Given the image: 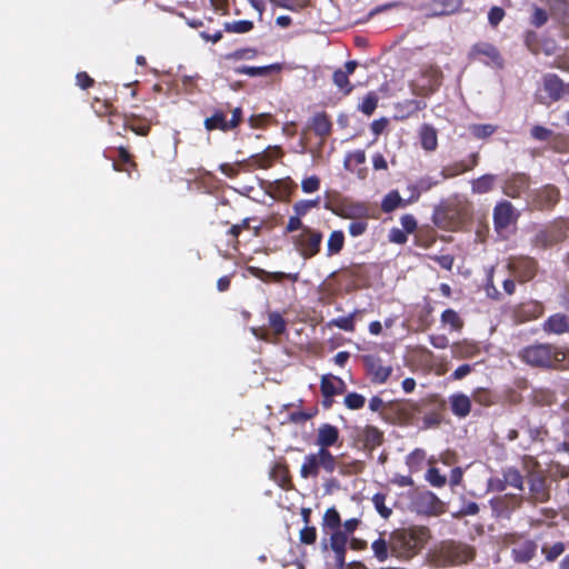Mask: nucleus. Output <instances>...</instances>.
Here are the masks:
<instances>
[{
    "label": "nucleus",
    "mask_w": 569,
    "mask_h": 569,
    "mask_svg": "<svg viewBox=\"0 0 569 569\" xmlns=\"http://www.w3.org/2000/svg\"><path fill=\"white\" fill-rule=\"evenodd\" d=\"M450 405L452 412L460 418L467 417L471 409L470 398L462 393L452 395L450 397Z\"/></svg>",
    "instance_id": "4be33fe9"
},
{
    "label": "nucleus",
    "mask_w": 569,
    "mask_h": 569,
    "mask_svg": "<svg viewBox=\"0 0 569 569\" xmlns=\"http://www.w3.org/2000/svg\"><path fill=\"white\" fill-rule=\"evenodd\" d=\"M276 68L274 66L269 67H242L236 69V72L238 73H244L250 77H258V76H264L268 73L269 70Z\"/></svg>",
    "instance_id": "79ce46f5"
},
{
    "label": "nucleus",
    "mask_w": 569,
    "mask_h": 569,
    "mask_svg": "<svg viewBox=\"0 0 569 569\" xmlns=\"http://www.w3.org/2000/svg\"><path fill=\"white\" fill-rule=\"evenodd\" d=\"M401 226L407 233H411L415 231L417 222L412 216L406 214L401 218Z\"/></svg>",
    "instance_id": "680f3d73"
},
{
    "label": "nucleus",
    "mask_w": 569,
    "mask_h": 569,
    "mask_svg": "<svg viewBox=\"0 0 569 569\" xmlns=\"http://www.w3.org/2000/svg\"><path fill=\"white\" fill-rule=\"evenodd\" d=\"M321 241L322 234L319 231L303 228L301 233L296 238L295 243L300 254L305 259H308L319 252Z\"/></svg>",
    "instance_id": "6e6552de"
},
{
    "label": "nucleus",
    "mask_w": 569,
    "mask_h": 569,
    "mask_svg": "<svg viewBox=\"0 0 569 569\" xmlns=\"http://www.w3.org/2000/svg\"><path fill=\"white\" fill-rule=\"evenodd\" d=\"M366 362L376 382L382 383L389 378L391 367L382 365L379 359L371 356L366 357Z\"/></svg>",
    "instance_id": "a211bd4d"
},
{
    "label": "nucleus",
    "mask_w": 569,
    "mask_h": 569,
    "mask_svg": "<svg viewBox=\"0 0 569 569\" xmlns=\"http://www.w3.org/2000/svg\"><path fill=\"white\" fill-rule=\"evenodd\" d=\"M568 327L567 318L562 315L551 316L545 325L546 330L555 333H562L568 330Z\"/></svg>",
    "instance_id": "393cba45"
},
{
    "label": "nucleus",
    "mask_w": 569,
    "mask_h": 569,
    "mask_svg": "<svg viewBox=\"0 0 569 569\" xmlns=\"http://www.w3.org/2000/svg\"><path fill=\"white\" fill-rule=\"evenodd\" d=\"M317 533L313 527H305L300 530V540L303 543L310 545L316 541Z\"/></svg>",
    "instance_id": "603ef678"
},
{
    "label": "nucleus",
    "mask_w": 569,
    "mask_h": 569,
    "mask_svg": "<svg viewBox=\"0 0 569 569\" xmlns=\"http://www.w3.org/2000/svg\"><path fill=\"white\" fill-rule=\"evenodd\" d=\"M345 405L352 410L360 409L365 405V397L356 392L349 393L345 398Z\"/></svg>",
    "instance_id": "49530a36"
},
{
    "label": "nucleus",
    "mask_w": 569,
    "mask_h": 569,
    "mask_svg": "<svg viewBox=\"0 0 569 569\" xmlns=\"http://www.w3.org/2000/svg\"><path fill=\"white\" fill-rule=\"evenodd\" d=\"M475 51L485 56H488L492 59H496L498 57V52L495 47L490 44H478L475 47Z\"/></svg>",
    "instance_id": "13d9d810"
},
{
    "label": "nucleus",
    "mask_w": 569,
    "mask_h": 569,
    "mask_svg": "<svg viewBox=\"0 0 569 569\" xmlns=\"http://www.w3.org/2000/svg\"><path fill=\"white\" fill-rule=\"evenodd\" d=\"M427 480L433 486V487H443L447 482V479L445 476H442L437 468H430L427 472Z\"/></svg>",
    "instance_id": "37998d69"
},
{
    "label": "nucleus",
    "mask_w": 569,
    "mask_h": 569,
    "mask_svg": "<svg viewBox=\"0 0 569 569\" xmlns=\"http://www.w3.org/2000/svg\"><path fill=\"white\" fill-rule=\"evenodd\" d=\"M567 97L569 98V83H563L556 74L543 77L542 89L538 96L541 103L550 104Z\"/></svg>",
    "instance_id": "20e7f679"
},
{
    "label": "nucleus",
    "mask_w": 569,
    "mask_h": 569,
    "mask_svg": "<svg viewBox=\"0 0 569 569\" xmlns=\"http://www.w3.org/2000/svg\"><path fill=\"white\" fill-rule=\"evenodd\" d=\"M388 124V120L385 119V118H381V119H378V120H375L372 123H371V130L372 132L376 134V136H379L387 127Z\"/></svg>",
    "instance_id": "0e129e2a"
},
{
    "label": "nucleus",
    "mask_w": 569,
    "mask_h": 569,
    "mask_svg": "<svg viewBox=\"0 0 569 569\" xmlns=\"http://www.w3.org/2000/svg\"><path fill=\"white\" fill-rule=\"evenodd\" d=\"M430 342L437 349H446L449 346V339L445 335L431 336Z\"/></svg>",
    "instance_id": "052dcab7"
},
{
    "label": "nucleus",
    "mask_w": 569,
    "mask_h": 569,
    "mask_svg": "<svg viewBox=\"0 0 569 569\" xmlns=\"http://www.w3.org/2000/svg\"><path fill=\"white\" fill-rule=\"evenodd\" d=\"M253 23L249 20H239L224 23V30L230 33H247L252 30Z\"/></svg>",
    "instance_id": "2f4dec72"
},
{
    "label": "nucleus",
    "mask_w": 569,
    "mask_h": 569,
    "mask_svg": "<svg viewBox=\"0 0 569 569\" xmlns=\"http://www.w3.org/2000/svg\"><path fill=\"white\" fill-rule=\"evenodd\" d=\"M495 183V176L485 174L472 181V191L476 193H486L490 191Z\"/></svg>",
    "instance_id": "c756f323"
},
{
    "label": "nucleus",
    "mask_w": 569,
    "mask_h": 569,
    "mask_svg": "<svg viewBox=\"0 0 569 569\" xmlns=\"http://www.w3.org/2000/svg\"><path fill=\"white\" fill-rule=\"evenodd\" d=\"M528 499L533 503L543 502L549 499L547 482L543 478L538 476H532L530 478Z\"/></svg>",
    "instance_id": "2eb2a0df"
},
{
    "label": "nucleus",
    "mask_w": 569,
    "mask_h": 569,
    "mask_svg": "<svg viewBox=\"0 0 569 569\" xmlns=\"http://www.w3.org/2000/svg\"><path fill=\"white\" fill-rule=\"evenodd\" d=\"M551 133H552L551 130H549L545 127H541V126H535L531 129L532 138L536 140H540V141L548 140L550 138Z\"/></svg>",
    "instance_id": "5fc2aeb1"
},
{
    "label": "nucleus",
    "mask_w": 569,
    "mask_h": 569,
    "mask_svg": "<svg viewBox=\"0 0 569 569\" xmlns=\"http://www.w3.org/2000/svg\"><path fill=\"white\" fill-rule=\"evenodd\" d=\"M471 371V367L469 365H461L458 367L453 372V378L456 380H460L465 378L467 375H469Z\"/></svg>",
    "instance_id": "338daca9"
},
{
    "label": "nucleus",
    "mask_w": 569,
    "mask_h": 569,
    "mask_svg": "<svg viewBox=\"0 0 569 569\" xmlns=\"http://www.w3.org/2000/svg\"><path fill=\"white\" fill-rule=\"evenodd\" d=\"M389 239L395 243H405L407 241V232L400 229H392L390 231Z\"/></svg>",
    "instance_id": "e2e57ef3"
},
{
    "label": "nucleus",
    "mask_w": 569,
    "mask_h": 569,
    "mask_svg": "<svg viewBox=\"0 0 569 569\" xmlns=\"http://www.w3.org/2000/svg\"><path fill=\"white\" fill-rule=\"evenodd\" d=\"M565 352L550 345L530 346L522 350L521 358L533 367H553L565 360Z\"/></svg>",
    "instance_id": "f03ea898"
},
{
    "label": "nucleus",
    "mask_w": 569,
    "mask_h": 569,
    "mask_svg": "<svg viewBox=\"0 0 569 569\" xmlns=\"http://www.w3.org/2000/svg\"><path fill=\"white\" fill-rule=\"evenodd\" d=\"M405 201L397 191L389 192L382 200L381 209L385 212H391L398 207L405 206Z\"/></svg>",
    "instance_id": "bb28decb"
},
{
    "label": "nucleus",
    "mask_w": 569,
    "mask_h": 569,
    "mask_svg": "<svg viewBox=\"0 0 569 569\" xmlns=\"http://www.w3.org/2000/svg\"><path fill=\"white\" fill-rule=\"evenodd\" d=\"M373 168L376 170H386L388 168L387 161L382 154H376L373 157Z\"/></svg>",
    "instance_id": "774afa93"
},
{
    "label": "nucleus",
    "mask_w": 569,
    "mask_h": 569,
    "mask_svg": "<svg viewBox=\"0 0 569 569\" xmlns=\"http://www.w3.org/2000/svg\"><path fill=\"white\" fill-rule=\"evenodd\" d=\"M337 467V459L328 449H319L316 453H310L305 457L303 463L300 468V476L303 479L317 477L319 469L323 468L327 472L331 473Z\"/></svg>",
    "instance_id": "7ed1b4c3"
},
{
    "label": "nucleus",
    "mask_w": 569,
    "mask_h": 569,
    "mask_svg": "<svg viewBox=\"0 0 569 569\" xmlns=\"http://www.w3.org/2000/svg\"><path fill=\"white\" fill-rule=\"evenodd\" d=\"M378 99L376 94L369 93L362 101L360 106V110L367 114L370 116L375 109L377 108Z\"/></svg>",
    "instance_id": "de8ad7c7"
},
{
    "label": "nucleus",
    "mask_w": 569,
    "mask_h": 569,
    "mask_svg": "<svg viewBox=\"0 0 569 569\" xmlns=\"http://www.w3.org/2000/svg\"><path fill=\"white\" fill-rule=\"evenodd\" d=\"M345 243V236L342 231H333L330 233L327 241V254L333 256L341 251Z\"/></svg>",
    "instance_id": "a878e982"
},
{
    "label": "nucleus",
    "mask_w": 569,
    "mask_h": 569,
    "mask_svg": "<svg viewBox=\"0 0 569 569\" xmlns=\"http://www.w3.org/2000/svg\"><path fill=\"white\" fill-rule=\"evenodd\" d=\"M371 549L373 551L375 557L379 561H386L388 559L389 552L391 553L390 536L388 537V539L380 537L379 539L375 540L371 545Z\"/></svg>",
    "instance_id": "b1692460"
},
{
    "label": "nucleus",
    "mask_w": 569,
    "mask_h": 569,
    "mask_svg": "<svg viewBox=\"0 0 569 569\" xmlns=\"http://www.w3.org/2000/svg\"><path fill=\"white\" fill-rule=\"evenodd\" d=\"M438 181H432L430 178H422L418 181L417 186L410 187L409 189L412 191L408 201H415L419 198L421 191L429 190L432 186H436Z\"/></svg>",
    "instance_id": "c9c22d12"
},
{
    "label": "nucleus",
    "mask_w": 569,
    "mask_h": 569,
    "mask_svg": "<svg viewBox=\"0 0 569 569\" xmlns=\"http://www.w3.org/2000/svg\"><path fill=\"white\" fill-rule=\"evenodd\" d=\"M339 214L346 219H363L369 216V208L365 203H345Z\"/></svg>",
    "instance_id": "412c9836"
},
{
    "label": "nucleus",
    "mask_w": 569,
    "mask_h": 569,
    "mask_svg": "<svg viewBox=\"0 0 569 569\" xmlns=\"http://www.w3.org/2000/svg\"><path fill=\"white\" fill-rule=\"evenodd\" d=\"M509 548L515 561L528 562L535 557L538 545L529 539L516 538L509 543Z\"/></svg>",
    "instance_id": "1a4fd4ad"
},
{
    "label": "nucleus",
    "mask_w": 569,
    "mask_h": 569,
    "mask_svg": "<svg viewBox=\"0 0 569 569\" xmlns=\"http://www.w3.org/2000/svg\"><path fill=\"white\" fill-rule=\"evenodd\" d=\"M76 82L78 87L84 90L94 84V80L86 71H80L77 73Z\"/></svg>",
    "instance_id": "3c124183"
},
{
    "label": "nucleus",
    "mask_w": 569,
    "mask_h": 569,
    "mask_svg": "<svg viewBox=\"0 0 569 569\" xmlns=\"http://www.w3.org/2000/svg\"><path fill=\"white\" fill-rule=\"evenodd\" d=\"M337 382L342 385V381L340 379L336 378V377H328V376L322 377V379H321V391H322V395L326 398L329 399L333 395L338 393V390H337V387H336Z\"/></svg>",
    "instance_id": "473e14b6"
},
{
    "label": "nucleus",
    "mask_w": 569,
    "mask_h": 569,
    "mask_svg": "<svg viewBox=\"0 0 569 569\" xmlns=\"http://www.w3.org/2000/svg\"><path fill=\"white\" fill-rule=\"evenodd\" d=\"M317 206V201H300L295 204L293 209L298 216H303L309 209Z\"/></svg>",
    "instance_id": "bf43d9fd"
},
{
    "label": "nucleus",
    "mask_w": 569,
    "mask_h": 569,
    "mask_svg": "<svg viewBox=\"0 0 569 569\" xmlns=\"http://www.w3.org/2000/svg\"><path fill=\"white\" fill-rule=\"evenodd\" d=\"M523 481L522 477L516 469H507L503 472V480H497V489L498 490H505L508 486L522 491L523 489Z\"/></svg>",
    "instance_id": "aec40b11"
},
{
    "label": "nucleus",
    "mask_w": 569,
    "mask_h": 569,
    "mask_svg": "<svg viewBox=\"0 0 569 569\" xmlns=\"http://www.w3.org/2000/svg\"><path fill=\"white\" fill-rule=\"evenodd\" d=\"M269 323L276 335H281L286 330V322L283 318L277 312L269 315Z\"/></svg>",
    "instance_id": "a18cd8bd"
},
{
    "label": "nucleus",
    "mask_w": 569,
    "mask_h": 569,
    "mask_svg": "<svg viewBox=\"0 0 569 569\" xmlns=\"http://www.w3.org/2000/svg\"><path fill=\"white\" fill-rule=\"evenodd\" d=\"M529 187V179L523 173L511 176L503 186V192L511 198L520 197Z\"/></svg>",
    "instance_id": "ddd939ff"
},
{
    "label": "nucleus",
    "mask_w": 569,
    "mask_h": 569,
    "mask_svg": "<svg viewBox=\"0 0 569 569\" xmlns=\"http://www.w3.org/2000/svg\"><path fill=\"white\" fill-rule=\"evenodd\" d=\"M441 322L443 325H449L451 327V329L456 330V331H460L462 329V327H463L462 319L452 309H447V310H445L442 312V315H441Z\"/></svg>",
    "instance_id": "cd10ccee"
},
{
    "label": "nucleus",
    "mask_w": 569,
    "mask_h": 569,
    "mask_svg": "<svg viewBox=\"0 0 569 569\" xmlns=\"http://www.w3.org/2000/svg\"><path fill=\"white\" fill-rule=\"evenodd\" d=\"M301 228H302V222L300 220V216L297 214L296 217H290L286 230L288 232H292V231H296Z\"/></svg>",
    "instance_id": "69168bd1"
},
{
    "label": "nucleus",
    "mask_w": 569,
    "mask_h": 569,
    "mask_svg": "<svg viewBox=\"0 0 569 569\" xmlns=\"http://www.w3.org/2000/svg\"><path fill=\"white\" fill-rule=\"evenodd\" d=\"M204 126L208 130L221 129L226 131L229 129V123L222 113H216L212 117L207 118Z\"/></svg>",
    "instance_id": "f704fd0d"
},
{
    "label": "nucleus",
    "mask_w": 569,
    "mask_h": 569,
    "mask_svg": "<svg viewBox=\"0 0 569 569\" xmlns=\"http://www.w3.org/2000/svg\"><path fill=\"white\" fill-rule=\"evenodd\" d=\"M505 11L500 7H492L489 11L488 19L491 26L496 27L503 19Z\"/></svg>",
    "instance_id": "864d4df0"
},
{
    "label": "nucleus",
    "mask_w": 569,
    "mask_h": 569,
    "mask_svg": "<svg viewBox=\"0 0 569 569\" xmlns=\"http://www.w3.org/2000/svg\"><path fill=\"white\" fill-rule=\"evenodd\" d=\"M451 353L453 358L465 359L476 356L479 351L478 347L469 341H459L451 345Z\"/></svg>",
    "instance_id": "5701e85b"
},
{
    "label": "nucleus",
    "mask_w": 569,
    "mask_h": 569,
    "mask_svg": "<svg viewBox=\"0 0 569 569\" xmlns=\"http://www.w3.org/2000/svg\"><path fill=\"white\" fill-rule=\"evenodd\" d=\"M419 138L421 147L426 151H435L438 147L437 130L430 124L421 126L419 130Z\"/></svg>",
    "instance_id": "6ab92c4d"
},
{
    "label": "nucleus",
    "mask_w": 569,
    "mask_h": 569,
    "mask_svg": "<svg viewBox=\"0 0 569 569\" xmlns=\"http://www.w3.org/2000/svg\"><path fill=\"white\" fill-rule=\"evenodd\" d=\"M440 81L441 71L432 66L426 67L421 71V76L411 82V91L416 96H428L436 91L440 86Z\"/></svg>",
    "instance_id": "423d86ee"
},
{
    "label": "nucleus",
    "mask_w": 569,
    "mask_h": 569,
    "mask_svg": "<svg viewBox=\"0 0 569 569\" xmlns=\"http://www.w3.org/2000/svg\"><path fill=\"white\" fill-rule=\"evenodd\" d=\"M363 440L367 446L376 447L381 443L382 433L376 427L368 426L363 430Z\"/></svg>",
    "instance_id": "72a5a7b5"
},
{
    "label": "nucleus",
    "mask_w": 569,
    "mask_h": 569,
    "mask_svg": "<svg viewBox=\"0 0 569 569\" xmlns=\"http://www.w3.org/2000/svg\"><path fill=\"white\" fill-rule=\"evenodd\" d=\"M470 169H471V167L467 166L466 163L457 162L455 164L445 167L441 171V176L443 179L452 178V177L461 174Z\"/></svg>",
    "instance_id": "4c0bfd02"
},
{
    "label": "nucleus",
    "mask_w": 569,
    "mask_h": 569,
    "mask_svg": "<svg viewBox=\"0 0 569 569\" xmlns=\"http://www.w3.org/2000/svg\"><path fill=\"white\" fill-rule=\"evenodd\" d=\"M116 152L117 156H108L112 160V167L116 171H126L129 174L132 170L137 171L138 166L127 149L120 147Z\"/></svg>",
    "instance_id": "4468645a"
},
{
    "label": "nucleus",
    "mask_w": 569,
    "mask_h": 569,
    "mask_svg": "<svg viewBox=\"0 0 569 569\" xmlns=\"http://www.w3.org/2000/svg\"><path fill=\"white\" fill-rule=\"evenodd\" d=\"M319 187H320V180L316 176L306 178L305 180H302V183H301V188H302L303 192H306V193L315 192L319 189Z\"/></svg>",
    "instance_id": "8fccbe9b"
},
{
    "label": "nucleus",
    "mask_w": 569,
    "mask_h": 569,
    "mask_svg": "<svg viewBox=\"0 0 569 569\" xmlns=\"http://www.w3.org/2000/svg\"><path fill=\"white\" fill-rule=\"evenodd\" d=\"M471 133L477 138H487L495 132V127L491 124H473L470 127Z\"/></svg>",
    "instance_id": "c03bdc74"
},
{
    "label": "nucleus",
    "mask_w": 569,
    "mask_h": 569,
    "mask_svg": "<svg viewBox=\"0 0 569 569\" xmlns=\"http://www.w3.org/2000/svg\"><path fill=\"white\" fill-rule=\"evenodd\" d=\"M507 268L520 281H528L535 276L536 262L530 258H515L509 261Z\"/></svg>",
    "instance_id": "9d476101"
},
{
    "label": "nucleus",
    "mask_w": 569,
    "mask_h": 569,
    "mask_svg": "<svg viewBox=\"0 0 569 569\" xmlns=\"http://www.w3.org/2000/svg\"><path fill=\"white\" fill-rule=\"evenodd\" d=\"M348 536L341 530L331 533L330 548L335 552L336 565L339 569L345 566V556L347 550Z\"/></svg>",
    "instance_id": "f8f14e48"
},
{
    "label": "nucleus",
    "mask_w": 569,
    "mask_h": 569,
    "mask_svg": "<svg viewBox=\"0 0 569 569\" xmlns=\"http://www.w3.org/2000/svg\"><path fill=\"white\" fill-rule=\"evenodd\" d=\"M333 82L340 90H343L345 93H349L352 90V87L348 79V74L347 72H343V70L335 71Z\"/></svg>",
    "instance_id": "ea45409f"
},
{
    "label": "nucleus",
    "mask_w": 569,
    "mask_h": 569,
    "mask_svg": "<svg viewBox=\"0 0 569 569\" xmlns=\"http://www.w3.org/2000/svg\"><path fill=\"white\" fill-rule=\"evenodd\" d=\"M92 108L98 116H108L110 126L118 127L119 123H122L124 129L130 128V130H132L136 134L142 136V124L129 126V120H127L121 114L114 112L113 104L108 100H101L96 98L92 102Z\"/></svg>",
    "instance_id": "0eeeda50"
},
{
    "label": "nucleus",
    "mask_w": 569,
    "mask_h": 569,
    "mask_svg": "<svg viewBox=\"0 0 569 569\" xmlns=\"http://www.w3.org/2000/svg\"><path fill=\"white\" fill-rule=\"evenodd\" d=\"M429 538L430 531L427 527L413 526L396 529L390 532L391 556L401 560H410L420 552Z\"/></svg>",
    "instance_id": "f257e3e1"
},
{
    "label": "nucleus",
    "mask_w": 569,
    "mask_h": 569,
    "mask_svg": "<svg viewBox=\"0 0 569 569\" xmlns=\"http://www.w3.org/2000/svg\"><path fill=\"white\" fill-rule=\"evenodd\" d=\"M462 0H433L429 3L432 16H448L460 10Z\"/></svg>",
    "instance_id": "dca6fc26"
},
{
    "label": "nucleus",
    "mask_w": 569,
    "mask_h": 569,
    "mask_svg": "<svg viewBox=\"0 0 569 569\" xmlns=\"http://www.w3.org/2000/svg\"><path fill=\"white\" fill-rule=\"evenodd\" d=\"M517 218L513 206L508 201L498 203L493 211L495 227L498 231L507 228Z\"/></svg>",
    "instance_id": "9b49d317"
},
{
    "label": "nucleus",
    "mask_w": 569,
    "mask_h": 569,
    "mask_svg": "<svg viewBox=\"0 0 569 569\" xmlns=\"http://www.w3.org/2000/svg\"><path fill=\"white\" fill-rule=\"evenodd\" d=\"M385 501H386V496L382 493H377L372 498V502H373L376 510L379 512V515L382 518L388 519L391 516L392 510H391V508L386 506Z\"/></svg>",
    "instance_id": "58836bf2"
},
{
    "label": "nucleus",
    "mask_w": 569,
    "mask_h": 569,
    "mask_svg": "<svg viewBox=\"0 0 569 569\" xmlns=\"http://www.w3.org/2000/svg\"><path fill=\"white\" fill-rule=\"evenodd\" d=\"M325 526L329 527L335 531L340 530V516L339 512L335 508H329L323 516Z\"/></svg>",
    "instance_id": "e433bc0d"
},
{
    "label": "nucleus",
    "mask_w": 569,
    "mask_h": 569,
    "mask_svg": "<svg viewBox=\"0 0 569 569\" xmlns=\"http://www.w3.org/2000/svg\"><path fill=\"white\" fill-rule=\"evenodd\" d=\"M333 325L340 329L352 331L353 330V317H342L333 320Z\"/></svg>",
    "instance_id": "4d7b16f0"
},
{
    "label": "nucleus",
    "mask_w": 569,
    "mask_h": 569,
    "mask_svg": "<svg viewBox=\"0 0 569 569\" xmlns=\"http://www.w3.org/2000/svg\"><path fill=\"white\" fill-rule=\"evenodd\" d=\"M547 21H548V14H547L546 10L535 7L533 13L531 17V24L539 28V27L543 26Z\"/></svg>",
    "instance_id": "09e8293b"
},
{
    "label": "nucleus",
    "mask_w": 569,
    "mask_h": 569,
    "mask_svg": "<svg viewBox=\"0 0 569 569\" xmlns=\"http://www.w3.org/2000/svg\"><path fill=\"white\" fill-rule=\"evenodd\" d=\"M565 550V546L562 542H556L552 546H545L541 548V551L545 553L546 559L549 561L555 560L558 558Z\"/></svg>",
    "instance_id": "a19ab883"
},
{
    "label": "nucleus",
    "mask_w": 569,
    "mask_h": 569,
    "mask_svg": "<svg viewBox=\"0 0 569 569\" xmlns=\"http://www.w3.org/2000/svg\"><path fill=\"white\" fill-rule=\"evenodd\" d=\"M559 192L553 187H546L539 193V204L541 207H551L558 201Z\"/></svg>",
    "instance_id": "7c9ffc66"
},
{
    "label": "nucleus",
    "mask_w": 569,
    "mask_h": 569,
    "mask_svg": "<svg viewBox=\"0 0 569 569\" xmlns=\"http://www.w3.org/2000/svg\"><path fill=\"white\" fill-rule=\"evenodd\" d=\"M368 223L362 219H357V221L350 223L349 232L353 237H358L362 234L367 230Z\"/></svg>",
    "instance_id": "6e6d98bb"
},
{
    "label": "nucleus",
    "mask_w": 569,
    "mask_h": 569,
    "mask_svg": "<svg viewBox=\"0 0 569 569\" xmlns=\"http://www.w3.org/2000/svg\"><path fill=\"white\" fill-rule=\"evenodd\" d=\"M312 128L319 136H327L331 130V123L323 113H318L312 119Z\"/></svg>",
    "instance_id": "c85d7f7f"
},
{
    "label": "nucleus",
    "mask_w": 569,
    "mask_h": 569,
    "mask_svg": "<svg viewBox=\"0 0 569 569\" xmlns=\"http://www.w3.org/2000/svg\"><path fill=\"white\" fill-rule=\"evenodd\" d=\"M339 439V430L331 425H322L318 429L317 445L319 449H328L333 446Z\"/></svg>",
    "instance_id": "f3484780"
},
{
    "label": "nucleus",
    "mask_w": 569,
    "mask_h": 569,
    "mask_svg": "<svg viewBox=\"0 0 569 569\" xmlns=\"http://www.w3.org/2000/svg\"><path fill=\"white\" fill-rule=\"evenodd\" d=\"M475 551L471 547L458 543V542H446L439 550V558L443 565H461L472 560Z\"/></svg>",
    "instance_id": "39448f33"
}]
</instances>
